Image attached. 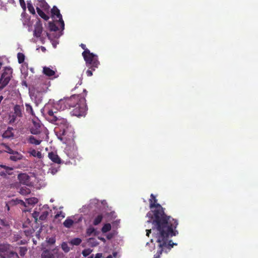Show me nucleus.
<instances>
[{
	"instance_id": "1",
	"label": "nucleus",
	"mask_w": 258,
	"mask_h": 258,
	"mask_svg": "<svg viewBox=\"0 0 258 258\" xmlns=\"http://www.w3.org/2000/svg\"><path fill=\"white\" fill-rule=\"evenodd\" d=\"M149 202L151 211L147 214L149 218L147 224H151L152 228L146 230V235L149 236L152 231L153 238L146 243V247L150 251L156 248L157 251L154 258H159L162 252L167 253L174 245H177L169 240V238L178 234L176 230L178 222L164 214L163 208L157 203V200L153 194L151 195Z\"/></svg>"
},
{
	"instance_id": "2",
	"label": "nucleus",
	"mask_w": 258,
	"mask_h": 258,
	"mask_svg": "<svg viewBox=\"0 0 258 258\" xmlns=\"http://www.w3.org/2000/svg\"><path fill=\"white\" fill-rule=\"evenodd\" d=\"M55 102L50 100L43 109V112L49 115L48 119L56 125L55 132L58 138L67 143L68 140H73L74 131L67 119L56 115L58 109H55Z\"/></svg>"
},
{
	"instance_id": "3",
	"label": "nucleus",
	"mask_w": 258,
	"mask_h": 258,
	"mask_svg": "<svg viewBox=\"0 0 258 258\" xmlns=\"http://www.w3.org/2000/svg\"><path fill=\"white\" fill-rule=\"evenodd\" d=\"M68 108L75 107L72 111V114L77 116H83L86 114L87 107L84 97L75 95L70 98H65Z\"/></svg>"
},
{
	"instance_id": "4",
	"label": "nucleus",
	"mask_w": 258,
	"mask_h": 258,
	"mask_svg": "<svg viewBox=\"0 0 258 258\" xmlns=\"http://www.w3.org/2000/svg\"><path fill=\"white\" fill-rule=\"evenodd\" d=\"M49 82L48 81L42 85H37L35 87L29 90V94L32 100L34 101L36 105L39 104L42 100L43 93L48 89L49 86Z\"/></svg>"
},
{
	"instance_id": "5",
	"label": "nucleus",
	"mask_w": 258,
	"mask_h": 258,
	"mask_svg": "<svg viewBox=\"0 0 258 258\" xmlns=\"http://www.w3.org/2000/svg\"><path fill=\"white\" fill-rule=\"evenodd\" d=\"M82 55L86 61L87 67L93 71L98 68L100 62L96 54L91 53L89 49H86L82 53Z\"/></svg>"
},
{
	"instance_id": "6",
	"label": "nucleus",
	"mask_w": 258,
	"mask_h": 258,
	"mask_svg": "<svg viewBox=\"0 0 258 258\" xmlns=\"http://www.w3.org/2000/svg\"><path fill=\"white\" fill-rule=\"evenodd\" d=\"M18 179L20 182L27 186H34L36 188H40L44 184L39 183V181L34 176H29L26 173H21L18 175Z\"/></svg>"
},
{
	"instance_id": "7",
	"label": "nucleus",
	"mask_w": 258,
	"mask_h": 258,
	"mask_svg": "<svg viewBox=\"0 0 258 258\" xmlns=\"http://www.w3.org/2000/svg\"><path fill=\"white\" fill-rule=\"evenodd\" d=\"M50 211L51 210L47 205H45L42 207L39 206L35 209L32 213V217L34 218L36 222L38 220L43 221L47 218Z\"/></svg>"
},
{
	"instance_id": "8",
	"label": "nucleus",
	"mask_w": 258,
	"mask_h": 258,
	"mask_svg": "<svg viewBox=\"0 0 258 258\" xmlns=\"http://www.w3.org/2000/svg\"><path fill=\"white\" fill-rule=\"evenodd\" d=\"M33 36L37 39V40H39L42 43H44L47 37L49 38V34L43 31L42 24L40 20L37 21L34 25Z\"/></svg>"
},
{
	"instance_id": "9",
	"label": "nucleus",
	"mask_w": 258,
	"mask_h": 258,
	"mask_svg": "<svg viewBox=\"0 0 258 258\" xmlns=\"http://www.w3.org/2000/svg\"><path fill=\"white\" fill-rule=\"evenodd\" d=\"M36 8L38 15L42 18L45 20H47L49 19V16L47 15L43 11L46 12H48L49 9V6L44 0H40V1H38L36 5Z\"/></svg>"
},
{
	"instance_id": "10",
	"label": "nucleus",
	"mask_w": 258,
	"mask_h": 258,
	"mask_svg": "<svg viewBox=\"0 0 258 258\" xmlns=\"http://www.w3.org/2000/svg\"><path fill=\"white\" fill-rule=\"evenodd\" d=\"M13 70L10 67H5L0 78V89H3L9 82Z\"/></svg>"
},
{
	"instance_id": "11",
	"label": "nucleus",
	"mask_w": 258,
	"mask_h": 258,
	"mask_svg": "<svg viewBox=\"0 0 258 258\" xmlns=\"http://www.w3.org/2000/svg\"><path fill=\"white\" fill-rule=\"evenodd\" d=\"M0 256L5 258L12 256L19 258L16 252L11 250V246L8 244H0Z\"/></svg>"
},
{
	"instance_id": "12",
	"label": "nucleus",
	"mask_w": 258,
	"mask_h": 258,
	"mask_svg": "<svg viewBox=\"0 0 258 258\" xmlns=\"http://www.w3.org/2000/svg\"><path fill=\"white\" fill-rule=\"evenodd\" d=\"M61 253L57 248L44 250L41 255V258H58Z\"/></svg>"
},
{
	"instance_id": "13",
	"label": "nucleus",
	"mask_w": 258,
	"mask_h": 258,
	"mask_svg": "<svg viewBox=\"0 0 258 258\" xmlns=\"http://www.w3.org/2000/svg\"><path fill=\"white\" fill-rule=\"evenodd\" d=\"M51 13L52 18L60 24V27L62 30H63L64 28V23L59 10L57 8V7L54 6L51 10Z\"/></svg>"
},
{
	"instance_id": "14",
	"label": "nucleus",
	"mask_w": 258,
	"mask_h": 258,
	"mask_svg": "<svg viewBox=\"0 0 258 258\" xmlns=\"http://www.w3.org/2000/svg\"><path fill=\"white\" fill-rule=\"evenodd\" d=\"M77 150V146L72 142L71 145L67 146L64 149V152L69 158L74 159L78 156Z\"/></svg>"
},
{
	"instance_id": "15",
	"label": "nucleus",
	"mask_w": 258,
	"mask_h": 258,
	"mask_svg": "<svg viewBox=\"0 0 258 258\" xmlns=\"http://www.w3.org/2000/svg\"><path fill=\"white\" fill-rule=\"evenodd\" d=\"M82 220V216L76 215L68 217L63 222V225L66 228H70L74 223H77Z\"/></svg>"
},
{
	"instance_id": "16",
	"label": "nucleus",
	"mask_w": 258,
	"mask_h": 258,
	"mask_svg": "<svg viewBox=\"0 0 258 258\" xmlns=\"http://www.w3.org/2000/svg\"><path fill=\"white\" fill-rule=\"evenodd\" d=\"M33 125L31 128V133L34 135H37L40 133L42 130L43 126L40 123V120L37 118L33 119Z\"/></svg>"
},
{
	"instance_id": "17",
	"label": "nucleus",
	"mask_w": 258,
	"mask_h": 258,
	"mask_svg": "<svg viewBox=\"0 0 258 258\" xmlns=\"http://www.w3.org/2000/svg\"><path fill=\"white\" fill-rule=\"evenodd\" d=\"M21 20L24 26L28 28V31H31L32 30V22L31 21L30 17L26 13L25 11L24 10L21 14Z\"/></svg>"
},
{
	"instance_id": "18",
	"label": "nucleus",
	"mask_w": 258,
	"mask_h": 258,
	"mask_svg": "<svg viewBox=\"0 0 258 258\" xmlns=\"http://www.w3.org/2000/svg\"><path fill=\"white\" fill-rule=\"evenodd\" d=\"M8 122L13 125H19L22 123V119L11 112L9 116Z\"/></svg>"
},
{
	"instance_id": "19",
	"label": "nucleus",
	"mask_w": 258,
	"mask_h": 258,
	"mask_svg": "<svg viewBox=\"0 0 258 258\" xmlns=\"http://www.w3.org/2000/svg\"><path fill=\"white\" fill-rule=\"evenodd\" d=\"M26 202H24L23 201L21 200H17V203L20 204L22 206H24V207H26V204L29 205H33L34 204H37L38 202V200L37 198L33 197L30 198L29 199H27L26 200Z\"/></svg>"
},
{
	"instance_id": "20",
	"label": "nucleus",
	"mask_w": 258,
	"mask_h": 258,
	"mask_svg": "<svg viewBox=\"0 0 258 258\" xmlns=\"http://www.w3.org/2000/svg\"><path fill=\"white\" fill-rule=\"evenodd\" d=\"M48 157L51 161L55 163L60 164L63 162L62 160L58 156L56 152H50L48 153Z\"/></svg>"
},
{
	"instance_id": "21",
	"label": "nucleus",
	"mask_w": 258,
	"mask_h": 258,
	"mask_svg": "<svg viewBox=\"0 0 258 258\" xmlns=\"http://www.w3.org/2000/svg\"><path fill=\"white\" fill-rule=\"evenodd\" d=\"M23 109V105H16L14 107V112L12 113L17 116L18 117H20L22 119L23 116V114L22 113Z\"/></svg>"
},
{
	"instance_id": "22",
	"label": "nucleus",
	"mask_w": 258,
	"mask_h": 258,
	"mask_svg": "<svg viewBox=\"0 0 258 258\" xmlns=\"http://www.w3.org/2000/svg\"><path fill=\"white\" fill-rule=\"evenodd\" d=\"M55 109L58 110H63L65 109L68 108L65 98L63 99H60L58 101L55 102Z\"/></svg>"
},
{
	"instance_id": "23",
	"label": "nucleus",
	"mask_w": 258,
	"mask_h": 258,
	"mask_svg": "<svg viewBox=\"0 0 258 258\" xmlns=\"http://www.w3.org/2000/svg\"><path fill=\"white\" fill-rule=\"evenodd\" d=\"M0 167L4 168L5 170L4 171H0V175L5 176L7 175H11L12 174V170H13L12 167L4 165H1Z\"/></svg>"
},
{
	"instance_id": "24",
	"label": "nucleus",
	"mask_w": 258,
	"mask_h": 258,
	"mask_svg": "<svg viewBox=\"0 0 258 258\" xmlns=\"http://www.w3.org/2000/svg\"><path fill=\"white\" fill-rule=\"evenodd\" d=\"M55 72L56 69L52 68L44 67L43 68V74L48 77L54 76Z\"/></svg>"
},
{
	"instance_id": "25",
	"label": "nucleus",
	"mask_w": 258,
	"mask_h": 258,
	"mask_svg": "<svg viewBox=\"0 0 258 258\" xmlns=\"http://www.w3.org/2000/svg\"><path fill=\"white\" fill-rule=\"evenodd\" d=\"M14 130L12 127H9L6 131H5L2 136L4 138L10 139L13 138L14 137Z\"/></svg>"
},
{
	"instance_id": "26",
	"label": "nucleus",
	"mask_w": 258,
	"mask_h": 258,
	"mask_svg": "<svg viewBox=\"0 0 258 258\" xmlns=\"http://www.w3.org/2000/svg\"><path fill=\"white\" fill-rule=\"evenodd\" d=\"M28 153L30 154V156L37 157L39 159H41L43 158V156L41 153L40 151H37L34 149H30L28 151Z\"/></svg>"
},
{
	"instance_id": "27",
	"label": "nucleus",
	"mask_w": 258,
	"mask_h": 258,
	"mask_svg": "<svg viewBox=\"0 0 258 258\" xmlns=\"http://www.w3.org/2000/svg\"><path fill=\"white\" fill-rule=\"evenodd\" d=\"M23 157V156L22 154L19 153L18 152L15 151L12 155H11L10 158L13 161H17L22 159Z\"/></svg>"
},
{
	"instance_id": "28",
	"label": "nucleus",
	"mask_w": 258,
	"mask_h": 258,
	"mask_svg": "<svg viewBox=\"0 0 258 258\" xmlns=\"http://www.w3.org/2000/svg\"><path fill=\"white\" fill-rule=\"evenodd\" d=\"M42 139H36L35 137L33 136H30L29 138V143L32 144H34L35 145H39L42 142Z\"/></svg>"
},
{
	"instance_id": "29",
	"label": "nucleus",
	"mask_w": 258,
	"mask_h": 258,
	"mask_svg": "<svg viewBox=\"0 0 258 258\" xmlns=\"http://www.w3.org/2000/svg\"><path fill=\"white\" fill-rule=\"evenodd\" d=\"M100 205V202L97 199H92L90 201L89 205V208H98Z\"/></svg>"
},
{
	"instance_id": "30",
	"label": "nucleus",
	"mask_w": 258,
	"mask_h": 258,
	"mask_svg": "<svg viewBox=\"0 0 258 258\" xmlns=\"http://www.w3.org/2000/svg\"><path fill=\"white\" fill-rule=\"evenodd\" d=\"M26 111L29 115L32 116L34 115V112L33 111L32 106L29 103H25Z\"/></svg>"
},
{
	"instance_id": "31",
	"label": "nucleus",
	"mask_w": 258,
	"mask_h": 258,
	"mask_svg": "<svg viewBox=\"0 0 258 258\" xmlns=\"http://www.w3.org/2000/svg\"><path fill=\"white\" fill-rule=\"evenodd\" d=\"M95 229L92 226H89L86 230V234L88 236L95 235Z\"/></svg>"
},
{
	"instance_id": "32",
	"label": "nucleus",
	"mask_w": 258,
	"mask_h": 258,
	"mask_svg": "<svg viewBox=\"0 0 258 258\" xmlns=\"http://www.w3.org/2000/svg\"><path fill=\"white\" fill-rule=\"evenodd\" d=\"M59 169V166L56 167L52 166L48 170V173H50L52 175L55 174Z\"/></svg>"
},
{
	"instance_id": "33",
	"label": "nucleus",
	"mask_w": 258,
	"mask_h": 258,
	"mask_svg": "<svg viewBox=\"0 0 258 258\" xmlns=\"http://www.w3.org/2000/svg\"><path fill=\"white\" fill-rule=\"evenodd\" d=\"M103 216L101 214H99L97 215L96 217H95L93 223L94 225H98L102 221Z\"/></svg>"
},
{
	"instance_id": "34",
	"label": "nucleus",
	"mask_w": 258,
	"mask_h": 258,
	"mask_svg": "<svg viewBox=\"0 0 258 258\" xmlns=\"http://www.w3.org/2000/svg\"><path fill=\"white\" fill-rule=\"evenodd\" d=\"M82 242V240L79 238H75L70 240V243L72 245H78Z\"/></svg>"
},
{
	"instance_id": "35",
	"label": "nucleus",
	"mask_w": 258,
	"mask_h": 258,
	"mask_svg": "<svg viewBox=\"0 0 258 258\" xmlns=\"http://www.w3.org/2000/svg\"><path fill=\"white\" fill-rule=\"evenodd\" d=\"M20 193L23 195H26L30 193L31 190L26 187H22L20 189Z\"/></svg>"
},
{
	"instance_id": "36",
	"label": "nucleus",
	"mask_w": 258,
	"mask_h": 258,
	"mask_svg": "<svg viewBox=\"0 0 258 258\" xmlns=\"http://www.w3.org/2000/svg\"><path fill=\"white\" fill-rule=\"evenodd\" d=\"M27 8H28V9L29 11V12L32 14H35L34 8L33 7L32 4L31 3V2L30 1L27 2Z\"/></svg>"
},
{
	"instance_id": "37",
	"label": "nucleus",
	"mask_w": 258,
	"mask_h": 258,
	"mask_svg": "<svg viewBox=\"0 0 258 258\" xmlns=\"http://www.w3.org/2000/svg\"><path fill=\"white\" fill-rule=\"evenodd\" d=\"M25 55L23 53L19 52L17 54V58L19 63H22L25 60Z\"/></svg>"
},
{
	"instance_id": "38",
	"label": "nucleus",
	"mask_w": 258,
	"mask_h": 258,
	"mask_svg": "<svg viewBox=\"0 0 258 258\" xmlns=\"http://www.w3.org/2000/svg\"><path fill=\"white\" fill-rule=\"evenodd\" d=\"M111 229V225L110 224H105L102 228V232L106 233Z\"/></svg>"
},
{
	"instance_id": "39",
	"label": "nucleus",
	"mask_w": 258,
	"mask_h": 258,
	"mask_svg": "<svg viewBox=\"0 0 258 258\" xmlns=\"http://www.w3.org/2000/svg\"><path fill=\"white\" fill-rule=\"evenodd\" d=\"M49 28L51 31H56L58 30L57 27L53 22L49 23Z\"/></svg>"
},
{
	"instance_id": "40",
	"label": "nucleus",
	"mask_w": 258,
	"mask_h": 258,
	"mask_svg": "<svg viewBox=\"0 0 258 258\" xmlns=\"http://www.w3.org/2000/svg\"><path fill=\"white\" fill-rule=\"evenodd\" d=\"M61 248L65 252H68L70 251V247L66 242H62L61 244Z\"/></svg>"
},
{
	"instance_id": "41",
	"label": "nucleus",
	"mask_w": 258,
	"mask_h": 258,
	"mask_svg": "<svg viewBox=\"0 0 258 258\" xmlns=\"http://www.w3.org/2000/svg\"><path fill=\"white\" fill-rule=\"evenodd\" d=\"M88 242L92 246H96L98 244V242L94 238H89Z\"/></svg>"
},
{
	"instance_id": "42",
	"label": "nucleus",
	"mask_w": 258,
	"mask_h": 258,
	"mask_svg": "<svg viewBox=\"0 0 258 258\" xmlns=\"http://www.w3.org/2000/svg\"><path fill=\"white\" fill-rule=\"evenodd\" d=\"M27 251V248L26 247H20L19 249L20 254L21 256H24Z\"/></svg>"
},
{
	"instance_id": "43",
	"label": "nucleus",
	"mask_w": 258,
	"mask_h": 258,
	"mask_svg": "<svg viewBox=\"0 0 258 258\" xmlns=\"http://www.w3.org/2000/svg\"><path fill=\"white\" fill-rule=\"evenodd\" d=\"M92 250L90 248L85 249L83 251L82 254L84 256H87L89 255L92 252Z\"/></svg>"
},
{
	"instance_id": "44",
	"label": "nucleus",
	"mask_w": 258,
	"mask_h": 258,
	"mask_svg": "<svg viewBox=\"0 0 258 258\" xmlns=\"http://www.w3.org/2000/svg\"><path fill=\"white\" fill-rule=\"evenodd\" d=\"M20 5L22 8L23 9V10L26 11V6L25 4V2L24 0H19Z\"/></svg>"
},
{
	"instance_id": "45",
	"label": "nucleus",
	"mask_w": 258,
	"mask_h": 258,
	"mask_svg": "<svg viewBox=\"0 0 258 258\" xmlns=\"http://www.w3.org/2000/svg\"><path fill=\"white\" fill-rule=\"evenodd\" d=\"M0 221V224L4 226H8L9 225L8 222H5L3 220H1Z\"/></svg>"
},
{
	"instance_id": "46",
	"label": "nucleus",
	"mask_w": 258,
	"mask_h": 258,
	"mask_svg": "<svg viewBox=\"0 0 258 258\" xmlns=\"http://www.w3.org/2000/svg\"><path fill=\"white\" fill-rule=\"evenodd\" d=\"M48 242L50 244H53L55 242V240L54 238H50L48 240Z\"/></svg>"
},
{
	"instance_id": "47",
	"label": "nucleus",
	"mask_w": 258,
	"mask_h": 258,
	"mask_svg": "<svg viewBox=\"0 0 258 258\" xmlns=\"http://www.w3.org/2000/svg\"><path fill=\"white\" fill-rule=\"evenodd\" d=\"M92 70H88L87 71L86 74L88 77H91L92 76L93 73H92Z\"/></svg>"
},
{
	"instance_id": "48",
	"label": "nucleus",
	"mask_w": 258,
	"mask_h": 258,
	"mask_svg": "<svg viewBox=\"0 0 258 258\" xmlns=\"http://www.w3.org/2000/svg\"><path fill=\"white\" fill-rule=\"evenodd\" d=\"M7 149V152L11 154V155L15 152L13 151L12 149H10L9 147H8Z\"/></svg>"
},
{
	"instance_id": "49",
	"label": "nucleus",
	"mask_w": 258,
	"mask_h": 258,
	"mask_svg": "<svg viewBox=\"0 0 258 258\" xmlns=\"http://www.w3.org/2000/svg\"><path fill=\"white\" fill-rule=\"evenodd\" d=\"M102 256V254L101 253H97L94 258H101Z\"/></svg>"
},
{
	"instance_id": "50",
	"label": "nucleus",
	"mask_w": 258,
	"mask_h": 258,
	"mask_svg": "<svg viewBox=\"0 0 258 258\" xmlns=\"http://www.w3.org/2000/svg\"><path fill=\"white\" fill-rule=\"evenodd\" d=\"M117 252H113V253H112V258L113 257H114V258H116L117 255Z\"/></svg>"
},
{
	"instance_id": "51",
	"label": "nucleus",
	"mask_w": 258,
	"mask_h": 258,
	"mask_svg": "<svg viewBox=\"0 0 258 258\" xmlns=\"http://www.w3.org/2000/svg\"><path fill=\"white\" fill-rule=\"evenodd\" d=\"M80 46H81V47H82L83 49H84V50H85V49H87V48H86V45H85V44H81Z\"/></svg>"
},
{
	"instance_id": "52",
	"label": "nucleus",
	"mask_w": 258,
	"mask_h": 258,
	"mask_svg": "<svg viewBox=\"0 0 258 258\" xmlns=\"http://www.w3.org/2000/svg\"><path fill=\"white\" fill-rule=\"evenodd\" d=\"M22 85H24V86H25L26 87H27V83H26V81H23L22 82Z\"/></svg>"
},
{
	"instance_id": "53",
	"label": "nucleus",
	"mask_w": 258,
	"mask_h": 258,
	"mask_svg": "<svg viewBox=\"0 0 258 258\" xmlns=\"http://www.w3.org/2000/svg\"><path fill=\"white\" fill-rule=\"evenodd\" d=\"M98 238H99L100 240H101L103 241V242H105V238H103V237H98Z\"/></svg>"
},
{
	"instance_id": "54",
	"label": "nucleus",
	"mask_w": 258,
	"mask_h": 258,
	"mask_svg": "<svg viewBox=\"0 0 258 258\" xmlns=\"http://www.w3.org/2000/svg\"><path fill=\"white\" fill-rule=\"evenodd\" d=\"M112 237V235H110V234H108L107 236V238L108 239H110L111 237Z\"/></svg>"
},
{
	"instance_id": "55",
	"label": "nucleus",
	"mask_w": 258,
	"mask_h": 258,
	"mask_svg": "<svg viewBox=\"0 0 258 258\" xmlns=\"http://www.w3.org/2000/svg\"><path fill=\"white\" fill-rule=\"evenodd\" d=\"M114 214H115V213L114 212L110 213V215H111V217H113L114 215Z\"/></svg>"
},
{
	"instance_id": "56",
	"label": "nucleus",
	"mask_w": 258,
	"mask_h": 258,
	"mask_svg": "<svg viewBox=\"0 0 258 258\" xmlns=\"http://www.w3.org/2000/svg\"><path fill=\"white\" fill-rule=\"evenodd\" d=\"M41 48L43 51H44L45 50V48L44 47L42 46Z\"/></svg>"
},
{
	"instance_id": "57",
	"label": "nucleus",
	"mask_w": 258,
	"mask_h": 258,
	"mask_svg": "<svg viewBox=\"0 0 258 258\" xmlns=\"http://www.w3.org/2000/svg\"><path fill=\"white\" fill-rule=\"evenodd\" d=\"M106 258H112V255H109Z\"/></svg>"
},
{
	"instance_id": "58",
	"label": "nucleus",
	"mask_w": 258,
	"mask_h": 258,
	"mask_svg": "<svg viewBox=\"0 0 258 258\" xmlns=\"http://www.w3.org/2000/svg\"><path fill=\"white\" fill-rule=\"evenodd\" d=\"M23 212H26V211H28V210H27V209H24V210H22Z\"/></svg>"
},
{
	"instance_id": "59",
	"label": "nucleus",
	"mask_w": 258,
	"mask_h": 258,
	"mask_svg": "<svg viewBox=\"0 0 258 258\" xmlns=\"http://www.w3.org/2000/svg\"><path fill=\"white\" fill-rule=\"evenodd\" d=\"M52 44H53V45L54 47H56V44H55V43H52Z\"/></svg>"
},
{
	"instance_id": "60",
	"label": "nucleus",
	"mask_w": 258,
	"mask_h": 258,
	"mask_svg": "<svg viewBox=\"0 0 258 258\" xmlns=\"http://www.w3.org/2000/svg\"><path fill=\"white\" fill-rule=\"evenodd\" d=\"M6 206L7 207L8 210H9V207L8 205H6Z\"/></svg>"
},
{
	"instance_id": "61",
	"label": "nucleus",
	"mask_w": 258,
	"mask_h": 258,
	"mask_svg": "<svg viewBox=\"0 0 258 258\" xmlns=\"http://www.w3.org/2000/svg\"><path fill=\"white\" fill-rule=\"evenodd\" d=\"M88 258H94V257L93 255H91V256H90Z\"/></svg>"
},
{
	"instance_id": "62",
	"label": "nucleus",
	"mask_w": 258,
	"mask_h": 258,
	"mask_svg": "<svg viewBox=\"0 0 258 258\" xmlns=\"http://www.w3.org/2000/svg\"><path fill=\"white\" fill-rule=\"evenodd\" d=\"M53 201H54V200H53L52 199H51L50 200V202H53Z\"/></svg>"
},
{
	"instance_id": "63",
	"label": "nucleus",
	"mask_w": 258,
	"mask_h": 258,
	"mask_svg": "<svg viewBox=\"0 0 258 258\" xmlns=\"http://www.w3.org/2000/svg\"><path fill=\"white\" fill-rule=\"evenodd\" d=\"M30 70H31V71L32 72H33V69L32 68H31V69H30Z\"/></svg>"
},
{
	"instance_id": "64",
	"label": "nucleus",
	"mask_w": 258,
	"mask_h": 258,
	"mask_svg": "<svg viewBox=\"0 0 258 258\" xmlns=\"http://www.w3.org/2000/svg\"><path fill=\"white\" fill-rule=\"evenodd\" d=\"M145 226L147 228H149V226H148L147 225H146Z\"/></svg>"
}]
</instances>
